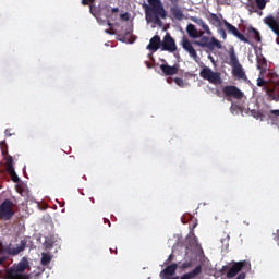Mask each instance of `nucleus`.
Returning a JSON list of instances; mask_svg holds the SVG:
<instances>
[{
    "label": "nucleus",
    "mask_w": 279,
    "mask_h": 279,
    "mask_svg": "<svg viewBox=\"0 0 279 279\" xmlns=\"http://www.w3.org/2000/svg\"><path fill=\"white\" fill-rule=\"evenodd\" d=\"M186 32L190 38H199V40H194L193 45L206 49L207 52L213 51L214 49H222L223 47L219 39L204 35V31H197L193 24L186 26Z\"/></svg>",
    "instance_id": "1"
},
{
    "label": "nucleus",
    "mask_w": 279,
    "mask_h": 279,
    "mask_svg": "<svg viewBox=\"0 0 279 279\" xmlns=\"http://www.w3.org/2000/svg\"><path fill=\"white\" fill-rule=\"evenodd\" d=\"M147 3L143 4L145 10L146 19L151 21L155 25H162V20L167 19V10L161 0H147Z\"/></svg>",
    "instance_id": "2"
},
{
    "label": "nucleus",
    "mask_w": 279,
    "mask_h": 279,
    "mask_svg": "<svg viewBox=\"0 0 279 279\" xmlns=\"http://www.w3.org/2000/svg\"><path fill=\"white\" fill-rule=\"evenodd\" d=\"M25 247H27V241L21 240L20 245H3V242L0 241V266L8 260V256L5 254H9V256H19L21 252L25 251Z\"/></svg>",
    "instance_id": "3"
},
{
    "label": "nucleus",
    "mask_w": 279,
    "mask_h": 279,
    "mask_svg": "<svg viewBox=\"0 0 279 279\" xmlns=\"http://www.w3.org/2000/svg\"><path fill=\"white\" fill-rule=\"evenodd\" d=\"M27 267H29V260H27V257H23L17 264L7 269V279H29V275L23 274Z\"/></svg>",
    "instance_id": "4"
},
{
    "label": "nucleus",
    "mask_w": 279,
    "mask_h": 279,
    "mask_svg": "<svg viewBox=\"0 0 279 279\" xmlns=\"http://www.w3.org/2000/svg\"><path fill=\"white\" fill-rule=\"evenodd\" d=\"M14 215V203L11 199H4L0 204V221H11Z\"/></svg>",
    "instance_id": "5"
},
{
    "label": "nucleus",
    "mask_w": 279,
    "mask_h": 279,
    "mask_svg": "<svg viewBox=\"0 0 279 279\" xmlns=\"http://www.w3.org/2000/svg\"><path fill=\"white\" fill-rule=\"evenodd\" d=\"M199 76L203 80L209 82V84H215L216 86L221 84L223 81L221 80V73L214 72L210 68L205 66L201 70Z\"/></svg>",
    "instance_id": "6"
},
{
    "label": "nucleus",
    "mask_w": 279,
    "mask_h": 279,
    "mask_svg": "<svg viewBox=\"0 0 279 279\" xmlns=\"http://www.w3.org/2000/svg\"><path fill=\"white\" fill-rule=\"evenodd\" d=\"M228 34H232L235 38L241 40V43H245L246 45H252V40H250L243 33L236 28V26L232 25L230 22H227L226 20L222 21Z\"/></svg>",
    "instance_id": "7"
},
{
    "label": "nucleus",
    "mask_w": 279,
    "mask_h": 279,
    "mask_svg": "<svg viewBox=\"0 0 279 279\" xmlns=\"http://www.w3.org/2000/svg\"><path fill=\"white\" fill-rule=\"evenodd\" d=\"M222 93L225 97H227V101H232L233 99H243L244 94L239 89V87L234 85H226L222 88Z\"/></svg>",
    "instance_id": "8"
},
{
    "label": "nucleus",
    "mask_w": 279,
    "mask_h": 279,
    "mask_svg": "<svg viewBox=\"0 0 279 279\" xmlns=\"http://www.w3.org/2000/svg\"><path fill=\"white\" fill-rule=\"evenodd\" d=\"M161 51H169L170 53L178 51L175 39H173L169 33L165 35L163 40L161 41Z\"/></svg>",
    "instance_id": "9"
},
{
    "label": "nucleus",
    "mask_w": 279,
    "mask_h": 279,
    "mask_svg": "<svg viewBox=\"0 0 279 279\" xmlns=\"http://www.w3.org/2000/svg\"><path fill=\"white\" fill-rule=\"evenodd\" d=\"M5 169L7 173H9L10 178L12 179V182L19 183L21 182V179L16 174V171L14 170V158L12 156H7L5 159Z\"/></svg>",
    "instance_id": "10"
},
{
    "label": "nucleus",
    "mask_w": 279,
    "mask_h": 279,
    "mask_svg": "<svg viewBox=\"0 0 279 279\" xmlns=\"http://www.w3.org/2000/svg\"><path fill=\"white\" fill-rule=\"evenodd\" d=\"M247 263L245 260L243 262H233L232 266L227 272V278H235V276L243 271V267H246Z\"/></svg>",
    "instance_id": "11"
},
{
    "label": "nucleus",
    "mask_w": 279,
    "mask_h": 279,
    "mask_svg": "<svg viewBox=\"0 0 279 279\" xmlns=\"http://www.w3.org/2000/svg\"><path fill=\"white\" fill-rule=\"evenodd\" d=\"M264 23L269 27V29H271V32H274V34H276V36L279 37V22L274 17V15L266 16L264 19Z\"/></svg>",
    "instance_id": "12"
},
{
    "label": "nucleus",
    "mask_w": 279,
    "mask_h": 279,
    "mask_svg": "<svg viewBox=\"0 0 279 279\" xmlns=\"http://www.w3.org/2000/svg\"><path fill=\"white\" fill-rule=\"evenodd\" d=\"M243 33L245 34V38H247L248 40L254 38L255 43H260L262 38H260V32H258V29L248 26L247 28H243Z\"/></svg>",
    "instance_id": "13"
},
{
    "label": "nucleus",
    "mask_w": 279,
    "mask_h": 279,
    "mask_svg": "<svg viewBox=\"0 0 279 279\" xmlns=\"http://www.w3.org/2000/svg\"><path fill=\"white\" fill-rule=\"evenodd\" d=\"M181 45L183 49L187 51L191 58L197 60V51L195 50V48H193V44H191V40H189V38L183 37Z\"/></svg>",
    "instance_id": "14"
},
{
    "label": "nucleus",
    "mask_w": 279,
    "mask_h": 279,
    "mask_svg": "<svg viewBox=\"0 0 279 279\" xmlns=\"http://www.w3.org/2000/svg\"><path fill=\"white\" fill-rule=\"evenodd\" d=\"M179 70H180V66L178 64H174L172 66L167 63L160 65V71L166 76L178 75Z\"/></svg>",
    "instance_id": "15"
},
{
    "label": "nucleus",
    "mask_w": 279,
    "mask_h": 279,
    "mask_svg": "<svg viewBox=\"0 0 279 279\" xmlns=\"http://www.w3.org/2000/svg\"><path fill=\"white\" fill-rule=\"evenodd\" d=\"M175 271H178V264L173 263V264L169 265L168 267H166V269H163L160 272V278L169 279V276H175Z\"/></svg>",
    "instance_id": "16"
},
{
    "label": "nucleus",
    "mask_w": 279,
    "mask_h": 279,
    "mask_svg": "<svg viewBox=\"0 0 279 279\" xmlns=\"http://www.w3.org/2000/svg\"><path fill=\"white\" fill-rule=\"evenodd\" d=\"M162 45V41L160 40V36L159 35H155L148 46H147V49L149 51H158L160 49V46Z\"/></svg>",
    "instance_id": "17"
},
{
    "label": "nucleus",
    "mask_w": 279,
    "mask_h": 279,
    "mask_svg": "<svg viewBox=\"0 0 279 279\" xmlns=\"http://www.w3.org/2000/svg\"><path fill=\"white\" fill-rule=\"evenodd\" d=\"M232 75L238 80H247V75L245 74V71L243 70V65H241V63L238 65H233Z\"/></svg>",
    "instance_id": "18"
},
{
    "label": "nucleus",
    "mask_w": 279,
    "mask_h": 279,
    "mask_svg": "<svg viewBox=\"0 0 279 279\" xmlns=\"http://www.w3.org/2000/svg\"><path fill=\"white\" fill-rule=\"evenodd\" d=\"M264 89L268 94V97L272 99V101H279V85L275 87L264 86Z\"/></svg>",
    "instance_id": "19"
},
{
    "label": "nucleus",
    "mask_w": 279,
    "mask_h": 279,
    "mask_svg": "<svg viewBox=\"0 0 279 279\" xmlns=\"http://www.w3.org/2000/svg\"><path fill=\"white\" fill-rule=\"evenodd\" d=\"M170 13L177 21L184 20V13L182 12V9L178 7V4H173V7L170 8Z\"/></svg>",
    "instance_id": "20"
},
{
    "label": "nucleus",
    "mask_w": 279,
    "mask_h": 279,
    "mask_svg": "<svg viewBox=\"0 0 279 279\" xmlns=\"http://www.w3.org/2000/svg\"><path fill=\"white\" fill-rule=\"evenodd\" d=\"M202 274V265L196 266L192 271L184 274L180 279L197 278Z\"/></svg>",
    "instance_id": "21"
},
{
    "label": "nucleus",
    "mask_w": 279,
    "mask_h": 279,
    "mask_svg": "<svg viewBox=\"0 0 279 279\" xmlns=\"http://www.w3.org/2000/svg\"><path fill=\"white\" fill-rule=\"evenodd\" d=\"M229 58H230L229 64H230L231 68L241 64V63L239 62V58H236V53L234 52V48H232V49L230 50V52H229Z\"/></svg>",
    "instance_id": "22"
},
{
    "label": "nucleus",
    "mask_w": 279,
    "mask_h": 279,
    "mask_svg": "<svg viewBox=\"0 0 279 279\" xmlns=\"http://www.w3.org/2000/svg\"><path fill=\"white\" fill-rule=\"evenodd\" d=\"M51 260H53V256H51L48 253L41 254L40 263H41L43 267H47V265H49V263H51Z\"/></svg>",
    "instance_id": "23"
},
{
    "label": "nucleus",
    "mask_w": 279,
    "mask_h": 279,
    "mask_svg": "<svg viewBox=\"0 0 279 279\" xmlns=\"http://www.w3.org/2000/svg\"><path fill=\"white\" fill-rule=\"evenodd\" d=\"M208 21L211 25H215V27H219V25H221V20H219V16L215 13L209 14Z\"/></svg>",
    "instance_id": "24"
},
{
    "label": "nucleus",
    "mask_w": 279,
    "mask_h": 279,
    "mask_svg": "<svg viewBox=\"0 0 279 279\" xmlns=\"http://www.w3.org/2000/svg\"><path fill=\"white\" fill-rule=\"evenodd\" d=\"M257 69L258 71H265L267 69V59L265 57H257Z\"/></svg>",
    "instance_id": "25"
},
{
    "label": "nucleus",
    "mask_w": 279,
    "mask_h": 279,
    "mask_svg": "<svg viewBox=\"0 0 279 279\" xmlns=\"http://www.w3.org/2000/svg\"><path fill=\"white\" fill-rule=\"evenodd\" d=\"M198 25H201L202 29H204L205 34H207V38H210V36H213V31H210V27L207 26L205 21L199 20Z\"/></svg>",
    "instance_id": "26"
},
{
    "label": "nucleus",
    "mask_w": 279,
    "mask_h": 279,
    "mask_svg": "<svg viewBox=\"0 0 279 279\" xmlns=\"http://www.w3.org/2000/svg\"><path fill=\"white\" fill-rule=\"evenodd\" d=\"M269 82H270V84L274 85V87H275V86H279V76H278V74H276V73H270V74H269Z\"/></svg>",
    "instance_id": "27"
},
{
    "label": "nucleus",
    "mask_w": 279,
    "mask_h": 279,
    "mask_svg": "<svg viewBox=\"0 0 279 279\" xmlns=\"http://www.w3.org/2000/svg\"><path fill=\"white\" fill-rule=\"evenodd\" d=\"M0 148H1V154L2 156H4V160L8 158V144L5 143V141H1L0 142Z\"/></svg>",
    "instance_id": "28"
},
{
    "label": "nucleus",
    "mask_w": 279,
    "mask_h": 279,
    "mask_svg": "<svg viewBox=\"0 0 279 279\" xmlns=\"http://www.w3.org/2000/svg\"><path fill=\"white\" fill-rule=\"evenodd\" d=\"M258 10H265L267 7V0H255Z\"/></svg>",
    "instance_id": "29"
},
{
    "label": "nucleus",
    "mask_w": 279,
    "mask_h": 279,
    "mask_svg": "<svg viewBox=\"0 0 279 279\" xmlns=\"http://www.w3.org/2000/svg\"><path fill=\"white\" fill-rule=\"evenodd\" d=\"M44 246L46 250H51V247H53V240L47 238L44 242Z\"/></svg>",
    "instance_id": "30"
},
{
    "label": "nucleus",
    "mask_w": 279,
    "mask_h": 279,
    "mask_svg": "<svg viewBox=\"0 0 279 279\" xmlns=\"http://www.w3.org/2000/svg\"><path fill=\"white\" fill-rule=\"evenodd\" d=\"M195 228H197V223H194L192 227H190V234L193 236L194 242L197 243V236H195V232L193 231Z\"/></svg>",
    "instance_id": "31"
},
{
    "label": "nucleus",
    "mask_w": 279,
    "mask_h": 279,
    "mask_svg": "<svg viewBox=\"0 0 279 279\" xmlns=\"http://www.w3.org/2000/svg\"><path fill=\"white\" fill-rule=\"evenodd\" d=\"M173 82L177 84V86H180V88H184V80L175 77Z\"/></svg>",
    "instance_id": "32"
},
{
    "label": "nucleus",
    "mask_w": 279,
    "mask_h": 279,
    "mask_svg": "<svg viewBox=\"0 0 279 279\" xmlns=\"http://www.w3.org/2000/svg\"><path fill=\"white\" fill-rule=\"evenodd\" d=\"M218 34H219V36H221L222 40H226L228 38V34L226 33V29H223V28H219Z\"/></svg>",
    "instance_id": "33"
},
{
    "label": "nucleus",
    "mask_w": 279,
    "mask_h": 279,
    "mask_svg": "<svg viewBox=\"0 0 279 279\" xmlns=\"http://www.w3.org/2000/svg\"><path fill=\"white\" fill-rule=\"evenodd\" d=\"M193 267V262H184L181 266L182 269H189Z\"/></svg>",
    "instance_id": "34"
},
{
    "label": "nucleus",
    "mask_w": 279,
    "mask_h": 279,
    "mask_svg": "<svg viewBox=\"0 0 279 279\" xmlns=\"http://www.w3.org/2000/svg\"><path fill=\"white\" fill-rule=\"evenodd\" d=\"M267 84V81H264L262 77L257 78V86L263 87Z\"/></svg>",
    "instance_id": "35"
},
{
    "label": "nucleus",
    "mask_w": 279,
    "mask_h": 279,
    "mask_svg": "<svg viewBox=\"0 0 279 279\" xmlns=\"http://www.w3.org/2000/svg\"><path fill=\"white\" fill-rule=\"evenodd\" d=\"M269 114H274V117H279V109H272L269 111Z\"/></svg>",
    "instance_id": "36"
},
{
    "label": "nucleus",
    "mask_w": 279,
    "mask_h": 279,
    "mask_svg": "<svg viewBox=\"0 0 279 279\" xmlns=\"http://www.w3.org/2000/svg\"><path fill=\"white\" fill-rule=\"evenodd\" d=\"M89 3H95V0H82L83 5H89Z\"/></svg>",
    "instance_id": "37"
},
{
    "label": "nucleus",
    "mask_w": 279,
    "mask_h": 279,
    "mask_svg": "<svg viewBox=\"0 0 279 279\" xmlns=\"http://www.w3.org/2000/svg\"><path fill=\"white\" fill-rule=\"evenodd\" d=\"M171 3H172V5H178V3H180V0H169Z\"/></svg>",
    "instance_id": "38"
},
{
    "label": "nucleus",
    "mask_w": 279,
    "mask_h": 279,
    "mask_svg": "<svg viewBox=\"0 0 279 279\" xmlns=\"http://www.w3.org/2000/svg\"><path fill=\"white\" fill-rule=\"evenodd\" d=\"M104 222L108 223L109 227L112 226V223L110 222V220L108 218H104Z\"/></svg>",
    "instance_id": "39"
},
{
    "label": "nucleus",
    "mask_w": 279,
    "mask_h": 279,
    "mask_svg": "<svg viewBox=\"0 0 279 279\" xmlns=\"http://www.w3.org/2000/svg\"><path fill=\"white\" fill-rule=\"evenodd\" d=\"M111 12H112L113 14H117V12H119V8H113V9H111Z\"/></svg>",
    "instance_id": "40"
},
{
    "label": "nucleus",
    "mask_w": 279,
    "mask_h": 279,
    "mask_svg": "<svg viewBox=\"0 0 279 279\" xmlns=\"http://www.w3.org/2000/svg\"><path fill=\"white\" fill-rule=\"evenodd\" d=\"M128 36H130V32L125 33V34L122 36V40H125V38H128Z\"/></svg>",
    "instance_id": "41"
},
{
    "label": "nucleus",
    "mask_w": 279,
    "mask_h": 279,
    "mask_svg": "<svg viewBox=\"0 0 279 279\" xmlns=\"http://www.w3.org/2000/svg\"><path fill=\"white\" fill-rule=\"evenodd\" d=\"M171 260H173V255H169L167 263H171Z\"/></svg>",
    "instance_id": "42"
},
{
    "label": "nucleus",
    "mask_w": 279,
    "mask_h": 279,
    "mask_svg": "<svg viewBox=\"0 0 279 279\" xmlns=\"http://www.w3.org/2000/svg\"><path fill=\"white\" fill-rule=\"evenodd\" d=\"M147 69H151V65H149V62L146 61Z\"/></svg>",
    "instance_id": "43"
},
{
    "label": "nucleus",
    "mask_w": 279,
    "mask_h": 279,
    "mask_svg": "<svg viewBox=\"0 0 279 279\" xmlns=\"http://www.w3.org/2000/svg\"><path fill=\"white\" fill-rule=\"evenodd\" d=\"M167 82H168V84H171V78H168Z\"/></svg>",
    "instance_id": "44"
},
{
    "label": "nucleus",
    "mask_w": 279,
    "mask_h": 279,
    "mask_svg": "<svg viewBox=\"0 0 279 279\" xmlns=\"http://www.w3.org/2000/svg\"><path fill=\"white\" fill-rule=\"evenodd\" d=\"M172 279H180V277H179V276H177V277H173Z\"/></svg>",
    "instance_id": "45"
},
{
    "label": "nucleus",
    "mask_w": 279,
    "mask_h": 279,
    "mask_svg": "<svg viewBox=\"0 0 279 279\" xmlns=\"http://www.w3.org/2000/svg\"><path fill=\"white\" fill-rule=\"evenodd\" d=\"M5 134H10V132H8V130L5 131Z\"/></svg>",
    "instance_id": "46"
},
{
    "label": "nucleus",
    "mask_w": 279,
    "mask_h": 279,
    "mask_svg": "<svg viewBox=\"0 0 279 279\" xmlns=\"http://www.w3.org/2000/svg\"><path fill=\"white\" fill-rule=\"evenodd\" d=\"M5 134H10V132H8V130L5 131Z\"/></svg>",
    "instance_id": "47"
},
{
    "label": "nucleus",
    "mask_w": 279,
    "mask_h": 279,
    "mask_svg": "<svg viewBox=\"0 0 279 279\" xmlns=\"http://www.w3.org/2000/svg\"><path fill=\"white\" fill-rule=\"evenodd\" d=\"M226 267H228V266H222V269H226Z\"/></svg>",
    "instance_id": "48"
},
{
    "label": "nucleus",
    "mask_w": 279,
    "mask_h": 279,
    "mask_svg": "<svg viewBox=\"0 0 279 279\" xmlns=\"http://www.w3.org/2000/svg\"><path fill=\"white\" fill-rule=\"evenodd\" d=\"M277 45H279V39H277Z\"/></svg>",
    "instance_id": "49"
},
{
    "label": "nucleus",
    "mask_w": 279,
    "mask_h": 279,
    "mask_svg": "<svg viewBox=\"0 0 279 279\" xmlns=\"http://www.w3.org/2000/svg\"><path fill=\"white\" fill-rule=\"evenodd\" d=\"M40 274H43V272H38L37 276H40Z\"/></svg>",
    "instance_id": "50"
},
{
    "label": "nucleus",
    "mask_w": 279,
    "mask_h": 279,
    "mask_svg": "<svg viewBox=\"0 0 279 279\" xmlns=\"http://www.w3.org/2000/svg\"><path fill=\"white\" fill-rule=\"evenodd\" d=\"M248 1H252V0H248Z\"/></svg>",
    "instance_id": "51"
}]
</instances>
